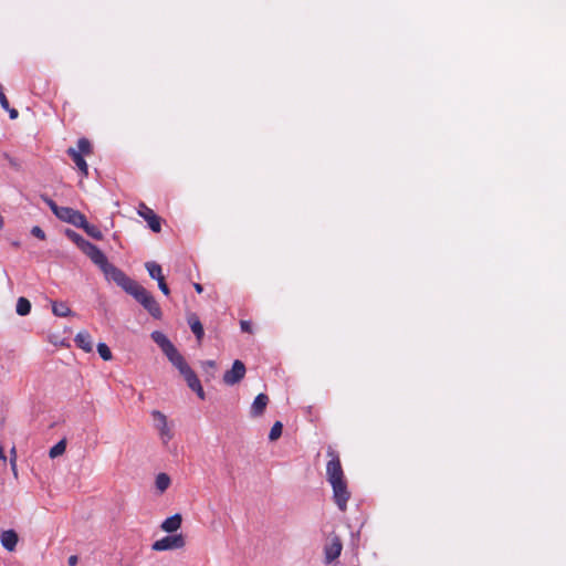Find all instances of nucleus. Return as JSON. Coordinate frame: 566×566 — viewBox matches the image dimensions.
I'll use <instances>...</instances> for the list:
<instances>
[{
    "mask_svg": "<svg viewBox=\"0 0 566 566\" xmlns=\"http://www.w3.org/2000/svg\"><path fill=\"white\" fill-rule=\"evenodd\" d=\"M327 457L329 460L326 464V479L333 489V500L339 511L345 512L347 510V502L350 499V492L345 480L340 460L332 447L327 449Z\"/></svg>",
    "mask_w": 566,
    "mask_h": 566,
    "instance_id": "obj_1",
    "label": "nucleus"
},
{
    "mask_svg": "<svg viewBox=\"0 0 566 566\" xmlns=\"http://www.w3.org/2000/svg\"><path fill=\"white\" fill-rule=\"evenodd\" d=\"M94 264L101 269L107 281L114 282L128 294L138 285L136 281L127 276L120 269L109 263L104 253L95 260Z\"/></svg>",
    "mask_w": 566,
    "mask_h": 566,
    "instance_id": "obj_2",
    "label": "nucleus"
},
{
    "mask_svg": "<svg viewBox=\"0 0 566 566\" xmlns=\"http://www.w3.org/2000/svg\"><path fill=\"white\" fill-rule=\"evenodd\" d=\"M129 295H132L138 303H140L153 317H161V310L159 304L145 287L138 284Z\"/></svg>",
    "mask_w": 566,
    "mask_h": 566,
    "instance_id": "obj_3",
    "label": "nucleus"
},
{
    "mask_svg": "<svg viewBox=\"0 0 566 566\" xmlns=\"http://www.w3.org/2000/svg\"><path fill=\"white\" fill-rule=\"evenodd\" d=\"M65 235L73 241L94 263L103 252L93 243L85 240L81 234L75 232L74 230L66 229Z\"/></svg>",
    "mask_w": 566,
    "mask_h": 566,
    "instance_id": "obj_4",
    "label": "nucleus"
},
{
    "mask_svg": "<svg viewBox=\"0 0 566 566\" xmlns=\"http://www.w3.org/2000/svg\"><path fill=\"white\" fill-rule=\"evenodd\" d=\"M323 551L325 564H332L335 562L340 556L343 551V543L340 537L335 533H331L327 537V542L325 543Z\"/></svg>",
    "mask_w": 566,
    "mask_h": 566,
    "instance_id": "obj_5",
    "label": "nucleus"
},
{
    "mask_svg": "<svg viewBox=\"0 0 566 566\" xmlns=\"http://www.w3.org/2000/svg\"><path fill=\"white\" fill-rule=\"evenodd\" d=\"M186 545L185 536L182 534L167 535L156 541L151 548L156 552L180 549Z\"/></svg>",
    "mask_w": 566,
    "mask_h": 566,
    "instance_id": "obj_6",
    "label": "nucleus"
},
{
    "mask_svg": "<svg viewBox=\"0 0 566 566\" xmlns=\"http://www.w3.org/2000/svg\"><path fill=\"white\" fill-rule=\"evenodd\" d=\"M245 371L247 369L244 364L239 359L234 360L232 368L227 370L223 375L224 384L233 386L240 382L244 378Z\"/></svg>",
    "mask_w": 566,
    "mask_h": 566,
    "instance_id": "obj_7",
    "label": "nucleus"
},
{
    "mask_svg": "<svg viewBox=\"0 0 566 566\" xmlns=\"http://www.w3.org/2000/svg\"><path fill=\"white\" fill-rule=\"evenodd\" d=\"M55 217L64 222L73 224L76 228H80L85 219V216L82 212L70 207H62Z\"/></svg>",
    "mask_w": 566,
    "mask_h": 566,
    "instance_id": "obj_8",
    "label": "nucleus"
},
{
    "mask_svg": "<svg viewBox=\"0 0 566 566\" xmlns=\"http://www.w3.org/2000/svg\"><path fill=\"white\" fill-rule=\"evenodd\" d=\"M151 416L156 422V428L159 431L160 439L165 444H167L172 439V432L168 426L167 417L158 410H154Z\"/></svg>",
    "mask_w": 566,
    "mask_h": 566,
    "instance_id": "obj_9",
    "label": "nucleus"
},
{
    "mask_svg": "<svg viewBox=\"0 0 566 566\" xmlns=\"http://www.w3.org/2000/svg\"><path fill=\"white\" fill-rule=\"evenodd\" d=\"M138 214L147 221L148 227L154 232H159L161 230L160 218L146 205L142 203L139 206Z\"/></svg>",
    "mask_w": 566,
    "mask_h": 566,
    "instance_id": "obj_10",
    "label": "nucleus"
},
{
    "mask_svg": "<svg viewBox=\"0 0 566 566\" xmlns=\"http://www.w3.org/2000/svg\"><path fill=\"white\" fill-rule=\"evenodd\" d=\"M19 536L15 531L7 530L0 533V543L8 552H13L17 547Z\"/></svg>",
    "mask_w": 566,
    "mask_h": 566,
    "instance_id": "obj_11",
    "label": "nucleus"
},
{
    "mask_svg": "<svg viewBox=\"0 0 566 566\" xmlns=\"http://www.w3.org/2000/svg\"><path fill=\"white\" fill-rule=\"evenodd\" d=\"M150 337L161 348L165 355L176 348L168 337L160 331H154Z\"/></svg>",
    "mask_w": 566,
    "mask_h": 566,
    "instance_id": "obj_12",
    "label": "nucleus"
},
{
    "mask_svg": "<svg viewBox=\"0 0 566 566\" xmlns=\"http://www.w3.org/2000/svg\"><path fill=\"white\" fill-rule=\"evenodd\" d=\"M166 356L181 375H184V373L190 368L177 348H174L172 352L167 353Z\"/></svg>",
    "mask_w": 566,
    "mask_h": 566,
    "instance_id": "obj_13",
    "label": "nucleus"
},
{
    "mask_svg": "<svg viewBox=\"0 0 566 566\" xmlns=\"http://www.w3.org/2000/svg\"><path fill=\"white\" fill-rule=\"evenodd\" d=\"M269 402V397L265 394H259L251 406V416L260 417L263 415Z\"/></svg>",
    "mask_w": 566,
    "mask_h": 566,
    "instance_id": "obj_14",
    "label": "nucleus"
},
{
    "mask_svg": "<svg viewBox=\"0 0 566 566\" xmlns=\"http://www.w3.org/2000/svg\"><path fill=\"white\" fill-rule=\"evenodd\" d=\"M181 522H182L181 515L179 513H176L172 516L166 518L161 523L160 527H161L163 531H165L167 533H174V532H176L177 530L180 528Z\"/></svg>",
    "mask_w": 566,
    "mask_h": 566,
    "instance_id": "obj_15",
    "label": "nucleus"
},
{
    "mask_svg": "<svg viewBox=\"0 0 566 566\" xmlns=\"http://www.w3.org/2000/svg\"><path fill=\"white\" fill-rule=\"evenodd\" d=\"M74 340L84 352L91 353L93 350V340L86 331L78 332Z\"/></svg>",
    "mask_w": 566,
    "mask_h": 566,
    "instance_id": "obj_16",
    "label": "nucleus"
},
{
    "mask_svg": "<svg viewBox=\"0 0 566 566\" xmlns=\"http://www.w3.org/2000/svg\"><path fill=\"white\" fill-rule=\"evenodd\" d=\"M67 154L72 157L73 161L75 163L76 167L81 170V172L84 176H87L88 174V166L83 158V155L80 154L75 148H69Z\"/></svg>",
    "mask_w": 566,
    "mask_h": 566,
    "instance_id": "obj_17",
    "label": "nucleus"
},
{
    "mask_svg": "<svg viewBox=\"0 0 566 566\" xmlns=\"http://www.w3.org/2000/svg\"><path fill=\"white\" fill-rule=\"evenodd\" d=\"M188 324H189L192 333L196 335V338L200 343L205 335L203 326H202L200 319L198 318V316L196 314H191L188 317Z\"/></svg>",
    "mask_w": 566,
    "mask_h": 566,
    "instance_id": "obj_18",
    "label": "nucleus"
},
{
    "mask_svg": "<svg viewBox=\"0 0 566 566\" xmlns=\"http://www.w3.org/2000/svg\"><path fill=\"white\" fill-rule=\"evenodd\" d=\"M145 268L148 271L149 276L157 282L164 279L161 266L158 263L150 261L145 264Z\"/></svg>",
    "mask_w": 566,
    "mask_h": 566,
    "instance_id": "obj_19",
    "label": "nucleus"
},
{
    "mask_svg": "<svg viewBox=\"0 0 566 566\" xmlns=\"http://www.w3.org/2000/svg\"><path fill=\"white\" fill-rule=\"evenodd\" d=\"M52 312L55 316L66 317L72 314L71 308L64 302H53Z\"/></svg>",
    "mask_w": 566,
    "mask_h": 566,
    "instance_id": "obj_20",
    "label": "nucleus"
},
{
    "mask_svg": "<svg viewBox=\"0 0 566 566\" xmlns=\"http://www.w3.org/2000/svg\"><path fill=\"white\" fill-rule=\"evenodd\" d=\"M80 228L83 229L90 237H92L95 240H101L103 238L102 231L97 227L90 224L86 218L84 219V222L82 223V226H80Z\"/></svg>",
    "mask_w": 566,
    "mask_h": 566,
    "instance_id": "obj_21",
    "label": "nucleus"
},
{
    "mask_svg": "<svg viewBox=\"0 0 566 566\" xmlns=\"http://www.w3.org/2000/svg\"><path fill=\"white\" fill-rule=\"evenodd\" d=\"M15 311H17V314H19L20 316H25L30 313L31 311V303L28 298L25 297H19L18 301H17V306H15Z\"/></svg>",
    "mask_w": 566,
    "mask_h": 566,
    "instance_id": "obj_22",
    "label": "nucleus"
},
{
    "mask_svg": "<svg viewBox=\"0 0 566 566\" xmlns=\"http://www.w3.org/2000/svg\"><path fill=\"white\" fill-rule=\"evenodd\" d=\"M170 482H171V481H170V478H169V475H168V474H166V473H159V474H157V476H156V481H155L156 489H157L160 493H163V492H165V491L169 488Z\"/></svg>",
    "mask_w": 566,
    "mask_h": 566,
    "instance_id": "obj_23",
    "label": "nucleus"
},
{
    "mask_svg": "<svg viewBox=\"0 0 566 566\" xmlns=\"http://www.w3.org/2000/svg\"><path fill=\"white\" fill-rule=\"evenodd\" d=\"M182 376H184L185 380L187 381V385L192 390H195L197 387H199L200 380L198 379L197 375L195 374V371L191 368L186 370Z\"/></svg>",
    "mask_w": 566,
    "mask_h": 566,
    "instance_id": "obj_24",
    "label": "nucleus"
},
{
    "mask_svg": "<svg viewBox=\"0 0 566 566\" xmlns=\"http://www.w3.org/2000/svg\"><path fill=\"white\" fill-rule=\"evenodd\" d=\"M65 449H66V442H65V440H61L50 449L49 455H50V458L54 459L59 455H62L65 452Z\"/></svg>",
    "mask_w": 566,
    "mask_h": 566,
    "instance_id": "obj_25",
    "label": "nucleus"
},
{
    "mask_svg": "<svg viewBox=\"0 0 566 566\" xmlns=\"http://www.w3.org/2000/svg\"><path fill=\"white\" fill-rule=\"evenodd\" d=\"M77 151H80L81 155H88L92 153V145L88 139L86 138H80L77 142Z\"/></svg>",
    "mask_w": 566,
    "mask_h": 566,
    "instance_id": "obj_26",
    "label": "nucleus"
},
{
    "mask_svg": "<svg viewBox=\"0 0 566 566\" xmlns=\"http://www.w3.org/2000/svg\"><path fill=\"white\" fill-rule=\"evenodd\" d=\"M282 430H283V424L280 421L274 422V424L272 426V428L270 430L269 439L271 441L277 440L282 434Z\"/></svg>",
    "mask_w": 566,
    "mask_h": 566,
    "instance_id": "obj_27",
    "label": "nucleus"
},
{
    "mask_svg": "<svg viewBox=\"0 0 566 566\" xmlns=\"http://www.w3.org/2000/svg\"><path fill=\"white\" fill-rule=\"evenodd\" d=\"M97 352L103 360L112 359V352L105 343L97 344Z\"/></svg>",
    "mask_w": 566,
    "mask_h": 566,
    "instance_id": "obj_28",
    "label": "nucleus"
},
{
    "mask_svg": "<svg viewBox=\"0 0 566 566\" xmlns=\"http://www.w3.org/2000/svg\"><path fill=\"white\" fill-rule=\"evenodd\" d=\"M41 199L50 207V209L52 210V212L55 216L57 214L59 210L62 208V207L57 206L51 198H49L45 195H42Z\"/></svg>",
    "mask_w": 566,
    "mask_h": 566,
    "instance_id": "obj_29",
    "label": "nucleus"
},
{
    "mask_svg": "<svg viewBox=\"0 0 566 566\" xmlns=\"http://www.w3.org/2000/svg\"><path fill=\"white\" fill-rule=\"evenodd\" d=\"M31 233H32V235H34L35 238H38L40 240H45V233L39 226H34L31 229Z\"/></svg>",
    "mask_w": 566,
    "mask_h": 566,
    "instance_id": "obj_30",
    "label": "nucleus"
},
{
    "mask_svg": "<svg viewBox=\"0 0 566 566\" xmlns=\"http://www.w3.org/2000/svg\"><path fill=\"white\" fill-rule=\"evenodd\" d=\"M0 104H1L2 108L9 109V101L3 93L1 84H0Z\"/></svg>",
    "mask_w": 566,
    "mask_h": 566,
    "instance_id": "obj_31",
    "label": "nucleus"
},
{
    "mask_svg": "<svg viewBox=\"0 0 566 566\" xmlns=\"http://www.w3.org/2000/svg\"><path fill=\"white\" fill-rule=\"evenodd\" d=\"M158 287L165 295H169L170 291L165 282V277L158 281Z\"/></svg>",
    "mask_w": 566,
    "mask_h": 566,
    "instance_id": "obj_32",
    "label": "nucleus"
},
{
    "mask_svg": "<svg viewBox=\"0 0 566 566\" xmlns=\"http://www.w3.org/2000/svg\"><path fill=\"white\" fill-rule=\"evenodd\" d=\"M240 326H241L242 332H245V333L252 332L251 323L248 321H241Z\"/></svg>",
    "mask_w": 566,
    "mask_h": 566,
    "instance_id": "obj_33",
    "label": "nucleus"
},
{
    "mask_svg": "<svg viewBox=\"0 0 566 566\" xmlns=\"http://www.w3.org/2000/svg\"><path fill=\"white\" fill-rule=\"evenodd\" d=\"M10 468H11L13 476L18 478V467H17V462H14V459H10Z\"/></svg>",
    "mask_w": 566,
    "mask_h": 566,
    "instance_id": "obj_34",
    "label": "nucleus"
},
{
    "mask_svg": "<svg viewBox=\"0 0 566 566\" xmlns=\"http://www.w3.org/2000/svg\"><path fill=\"white\" fill-rule=\"evenodd\" d=\"M193 391H196V392H197V395H198V397H199L200 399H205V391H203V389H202L201 384H200V385H199V387H197Z\"/></svg>",
    "mask_w": 566,
    "mask_h": 566,
    "instance_id": "obj_35",
    "label": "nucleus"
},
{
    "mask_svg": "<svg viewBox=\"0 0 566 566\" xmlns=\"http://www.w3.org/2000/svg\"><path fill=\"white\" fill-rule=\"evenodd\" d=\"M77 560H78L77 556L76 555H72V556L69 557L67 563H69L70 566H76Z\"/></svg>",
    "mask_w": 566,
    "mask_h": 566,
    "instance_id": "obj_36",
    "label": "nucleus"
},
{
    "mask_svg": "<svg viewBox=\"0 0 566 566\" xmlns=\"http://www.w3.org/2000/svg\"><path fill=\"white\" fill-rule=\"evenodd\" d=\"M7 111L9 112V116H10L11 119L17 118L18 115H19V113H18V111L15 108H10L9 107V109H7Z\"/></svg>",
    "mask_w": 566,
    "mask_h": 566,
    "instance_id": "obj_37",
    "label": "nucleus"
},
{
    "mask_svg": "<svg viewBox=\"0 0 566 566\" xmlns=\"http://www.w3.org/2000/svg\"><path fill=\"white\" fill-rule=\"evenodd\" d=\"M203 367L205 368L214 369L216 368V361L214 360H207V361L203 363Z\"/></svg>",
    "mask_w": 566,
    "mask_h": 566,
    "instance_id": "obj_38",
    "label": "nucleus"
},
{
    "mask_svg": "<svg viewBox=\"0 0 566 566\" xmlns=\"http://www.w3.org/2000/svg\"><path fill=\"white\" fill-rule=\"evenodd\" d=\"M10 459H14V462H17V448L14 446L10 449Z\"/></svg>",
    "mask_w": 566,
    "mask_h": 566,
    "instance_id": "obj_39",
    "label": "nucleus"
},
{
    "mask_svg": "<svg viewBox=\"0 0 566 566\" xmlns=\"http://www.w3.org/2000/svg\"><path fill=\"white\" fill-rule=\"evenodd\" d=\"M0 460L3 462L7 460V455L4 453V448L2 444H0Z\"/></svg>",
    "mask_w": 566,
    "mask_h": 566,
    "instance_id": "obj_40",
    "label": "nucleus"
},
{
    "mask_svg": "<svg viewBox=\"0 0 566 566\" xmlns=\"http://www.w3.org/2000/svg\"><path fill=\"white\" fill-rule=\"evenodd\" d=\"M193 287L198 293H201L203 291V287L199 283H193Z\"/></svg>",
    "mask_w": 566,
    "mask_h": 566,
    "instance_id": "obj_41",
    "label": "nucleus"
},
{
    "mask_svg": "<svg viewBox=\"0 0 566 566\" xmlns=\"http://www.w3.org/2000/svg\"><path fill=\"white\" fill-rule=\"evenodd\" d=\"M3 227V218L0 216V229Z\"/></svg>",
    "mask_w": 566,
    "mask_h": 566,
    "instance_id": "obj_42",
    "label": "nucleus"
}]
</instances>
